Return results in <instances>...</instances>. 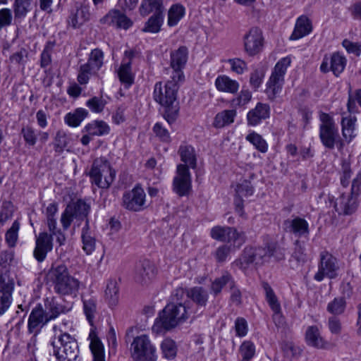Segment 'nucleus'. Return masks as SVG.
Wrapping results in <instances>:
<instances>
[{
	"label": "nucleus",
	"mask_w": 361,
	"mask_h": 361,
	"mask_svg": "<svg viewBox=\"0 0 361 361\" xmlns=\"http://www.w3.org/2000/svg\"><path fill=\"white\" fill-rule=\"evenodd\" d=\"M179 86L174 82H166L163 86L161 82H156L153 92L154 99L164 109V117L169 124L173 123L179 112V102L177 92Z\"/></svg>",
	"instance_id": "nucleus-1"
},
{
	"label": "nucleus",
	"mask_w": 361,
	"mask_h": 361,
	"mask_svg": "<svg viewBox=\"0 0 361 361\" xmlns=\"http://www.w3.org/2000/svg\"><path fill=\"white\" fill-rule=\"evenodd\" d=\"M191 314L192 312L188 311V307L185 304L169 303L162 310L152 329L158 333L161 332L162 330H171L185 322Z\"/></svg>",
	"instance_id": "nucleus-2"
},
{
	"label": "nucleus",
	"mask_w": 361,
	"mask_h": 361,
	"mask_svg": "<svg viewBox=\"0 0 361 361\" xmlns=\"http://www.w3.org/2000/svg\"><path fill=\"white\" fill-rule=\"evenodd\" d=\"M47 276L54 283V289L57 293L62 295L76 296L80 283L69 274L64 264L52 267Z\"/></svg>",
	"instance_id": "nucleus-3"
},
{
	"label": "nucleus",
	"mask_w": 361,
	"mask_h": 361,
	"mask_svg": "<svg viewBox=\"0 0 361 361\" xmlns=\"http://www.w3.org/2000/svg\"><path fill=\"white\" fill-rule=\"evenodd\" d=\"M319 120L321 121L319 139L322 144L328 149L331 150L336 147L338 151H341L344 147V142L333 117L329 114L321 112Z\"/></svg>",
	"instance_id": "nucleus-4"
},
{
	"label": "nucleus",
	"mask_w": 361,
	"mask_h": 361,
	"mask_svg": "<svg viewBox=\"0 0 361 361\" xmlns=\"http://www.w3.org/2000/svg\"><path fill=\"white\" fill-rule=\"evenodd\" d=\"M56 361H79L80 349L75 338L67 333L55 336L51 343Z\"/></svg>",
	"instance_id": "nucleus-5"
},
{
	"label": "nucleus",
	"mask_w": 361,
	"mask_h": 361,
	"mask_svg": "<svg viewBox=\"0 0 361 361\" xmlns=\"http://www.w3.org/2000/svg\"><path fill=\"white\" fill-rule=\"evenodd\" d=\"M131 357L135 361H157L155 346L146 334L134 338L130 345Z\"/></svg>",
	"instance_id": "nucleus-6"
},
{
	"label": "nucleus",
	"mask_w": 361,
	"mask_h": 361,
	"mask_svg": "<svg viewBox=\"0 0 361 361\" xmlns=\"http://www.w3.org/2000/svg\"><path fill=\"white\" fill-rule=\"evenodd\" d=\"M290 64V59L285 57L279 60L275 65L267 84L266 93L269 99L274 100L281 92L284 83V75Z\"/></svg>",
	"instance_id": "nucleus-7"
},
{
	"label": "nucleus",
	"mask_w": 361,
	"mask_h": 361,
	"mask_svg": "<svg viewBox=\"0 0 361 361\" xmlns=\"http://www.w3.org/2000/svg\"><path fill=\"white\" fill-rule=\"evenodd\" d=\"M90 211V205L82 200L69 203L61 216V223L63 230H67L73 219L76 221L87 220Z\"/></svg>",
	"instance_id": "nucleus-8"
},
{
	"label": "nucleus",
	"mask_w": 361,
	"mask_h": 361,
	"mask_svg": "<svg viewBox=\"0 0 361 361\" xmlns=\"http://www.w3.org/2000/svg\"><path fill=\"white\" fill-rule=\"evenodd\" d=\"M319 257L318 271L315 274L314 279L317 281H322L324 276L329 279L336 278L338 269L336 258L327 251H322Z\"/></svg>",
	"instance_id": "nucleus-9"
},
{
	"label": "nucleus",
	"mask_w": 361,
	"mask_h": 361,
	"mask_svg": "<svg viewBox=\"0 0 361 361\" xmlns=\"http://www.w3.org/2000/svg\"><path fill=\"white\" fill-rule=\"evenodd\" d=\"M245 52L250 56L259 54L264 47V37L261 29L253 27L243 37Z\"/></svg>",
	"instance_id": "nucleus-10"
},
{
	"label": "nucleus",
	"mask_w": 361,
	"mask_h": 361,
	"mask_svg": "<svg viewBox=\"0 0 361 361\" xmlns=\"http://www.w3.org/2000/svg\"><path fill=\"white\" fill-rule=\"evenodd\" d=\"M146 194L144 190L137 185L131 191L123 196V206L128 210L138 212L146 207Z\"/></svg>",
	"instance_id": "nucleus-11"
},
{
	"label": "nucleus",
	"mask_w": 361,
	"mask_h": 361,
	"mask_svg": "<svg viewBox=\"0 0 361 361\" xmlns=\"http://www.w3.org/2000/svg\"><path fill=\"white\" fill-rule=\"evenodd\" d=\"M267 246L264 247H247L244 250L243 254L240 258V263L241 268L246 269L252 264L256 265H261L265 262H267Z\"/></svg>",
	"instance_id": "nucleus-12"
},
{
	"label": "nucleus",
	"mask_w": 361,
	"mask_h": 361,
	"mask_svg": "<svg viewBox=\"0 0 361 361\" xmlns=\"http://www.w3.org/2000/svg\"><path fill=\"white\" fill-rule=\"evenodd\" d=\"M52 0H39V8L44 11L51 12ZM32 10L31 0H15L13 4L14 18L17 21L24 19Z\"/></svg>",
	"instance_id": "nucleus-13"
},
{
	"label": "nucleus",
	"mask_w": 361,
	"mask_h": 361,
	"mask_svg": "<svg viewBox=\"0 0 361 361\" xmlns=\"http://www.w3.org/2000/svg\"><path fill=\"white\" fill-rule=\"evenodd\" d=\"M156 275L154 264L148 259L140 261L135 266L134 279L140 284H147Z\"/></svg>",
	"instance_id": "nucleus-14"
},
{
	"label": "nucleus",
	"mask_w": 361,
	"mask_h": 361,
	"mask_svg": "<svg viewBox=\"0 0 361 361\" xmlns=\"http://www.w3.org/2000/svg\"><path fill=\"white\" fill-rule=\"evenodd\" d=\"M100 23L125 30L128 29L133 25L132 20L118 9L110 10L100 19Z\"/></svg>",
	"instance_id": "nucleus-15"
},
{
	"label": "nucleus",
	"mask_w": 361,
	"mask_h": 361,
	"mask_svg": "<svg viewBox=\"0 0 361 361\" xmlns=\"http://www.w3.org/2000/svg\"><path fill=\"white\" fill-rule=\"evenodd\" d=\"M14 286V280H9L7 277L0 279V316L8 310L12 303Z\"/></svg>",
	"instance_id": "nucleus-16"
},
{
	"label": "nucleus",
	"mask_w": 361,
	"mask_h": 361,
	"mask_svg": "<svg viewBox=\"0 0 361 361\" xmlns=\"http://www.w3.org/2000/svg\"><path fill=\"white\" fill-rule=\"evenodd\" d=\"M50 320L44 310L42 305L39 304L32 309L28 318L27 327L30 333H36L46 325Z\"/></svg>",
	"instance_id": "nucleus-17"
},
{
	"label": "nucleus",
	"mask_w": 361,
	"mask_h": 361,
	"mask_svg": "<svg viewBox=\"0 0 361 361\" xmlns=\"http://www.w3.org/2000/svg\"><path fill=\"white\" fill-rule=\"evenodd\" d=\"M236 196L234 200V205L235 212L241 217L245 219L246 214L243 209V202L241 199L243 197H248L252 195L253 188L251 185V182H241L238 183L235 186Z\"/></svg>",
	"instance_id": "nucleus-18"
},
{
	"label": "nucleus",
	"mask_w": 361,
	"mask_h": 361,
	"mask_svg": "<svg viewBox=\"0 0 361 361\" xmlns=\"http://www.w3.org/2000/svg\"><path fill=\"white\" fill-rule=\"evenodd\" d=\"M211 237L218 241L235 243L240 238V233L236 228L229 226H216L213 227L210 231Z\"/></svg>",
	"instance_id": "nucleus-19"
},
{
	"label": "nucleus",
	"mask_w": 361,
	"mask_h": 361,
	"mask_svg": "<svg viewBox=\"0 0 361 361\" xmlns=\"http://www.w3.org/2000/svg\"><path fill=\"white\" fill-rule=\"evenodd\" d=\"M53 249L51 236L47 232L39 233L36 238V246L34 250V257L39 262H43L47 255Z\"/></svg>",
	"instance_id": "nucleus-20"
},
{
	"label": "nucleus",
	"mask_w": 361,
	"mask_h": 361,
	"mask_svg": "<svg viewBox=\"0 0 361 361\" xmlns=\"http://www.w3.org/2000/svg\"><path fill=\"white\" fill-rule=\"evenodd\" d=\"M186 295L198 307L192 315V319H194L202 314L203 312L202 308L206 306L209 298V294L207 290L203 287L195 286L188 289L186 292Z\"/></svg>",
	"instance_id": "nucleus-21"
},
{
	"label": "nucleus",
	"mask_w": 361,
	"mask_h": 361,
	"mask_svg": "<svg viewBox=\"0 0 361 361\" xmlns=\"http://www.w3.org/2000/svg\"><path fill=\"white\" fill-rule=\"evenodd\" d=\"M135 56V52L132 50L126 51L124 58L121 66L118 70V76L120 81L126 84L128 87L131 85L134 81V77L131 70V61Z\"/></svg>",
	"instance_id": "nucleus-22"
},
{
	"label": "nucleus",
	"mask_w": 361,
	"mask_h": 361,
	"mask_svg": "<svg viewBox=\"0 0 361 361\" xmlns=\"http://www.w3.org/2000/svg\"><path fill=\"white\" fill-rule=\"evenodd\" d=\"M44 312L50 321L56 319L60 314L69 312L71 307L63 305L59 302L55 297L47 298L44 300Z\"/></svg>",
	"instance_id": "nucleus-23"
},
{
	"label": "nucleus",
	"mask_w": 361,
	"mask_h": 361,
	"mask_svg": "<svg viewBox=\"0 0 361 361\" xmlns=\"http://www.w3.org/2000/svg\"><path fill=\"white\" fill-rule=\"evenodd\" d=\"M334 208L338 214L350 215L355 212L357 203L355 197L350 194L342 192L341 195L336 200Z\"/></svg>",
	"instance_id": "nucleus-24"
},
{
	"label": "nucleus",
	"mask_w": 361,
	"mask_h": 361,
	"mask_svg": "<svg viewBox=\"0 0 361 361\" xmlns=\"http://www.w3.org/2000/svg\"><path fill=\"white\" fill-rule=\"evenodd\" d=\"M270 106L267 104L258 102L255 109H251L247 115L248 126H255L262 121L269 117Z\"/></svg>",
	"instance_id": "nucleus-25"
},
{
	"label": "nucleus",
	"mask_w": 361,
	"mask_h": 361,
	"mask_svg": "<svg viewBox=\"0 0 361 361\" xmlns=\"http://www.w3.org/2000/svg\"><path fill=\"white\" fill-rule=\"evenodd\" d=\"M262 287L265 293L266 300L274 312L272 317L274 322H276L277 317L281 318V305L274 290L267 281L262 282Z\"/></svg>",
	"instance_id": "nucleus-26"
},
{
	"label": "nucleus",
	"mask_w": 361,
	"mask_h": 361,
	"mask_svg": "<svg viewBox=\"0 0 361 361\" xmlns=\"http://www.w3.org/2000/svg\"><path fill=\"white\" fill-rule=\"evenodd\" d=\"M305 339L309 345L317 348L327 349L329 347V344L323 340L317 326H310L307 329Z\"/></svg>",
	"instance_id": "nucleus-27"
},
{
	"label": "nucleus",
	"mask_w": 361,
	"mask_h": 361,
	"mask_svg": "<svg viewBox=\"0 0 361 361\" xmlns=\"http://www.w3.org/2000/svg\"><path fill=\"white\" fill-rule=\"evenodd\" d=\"M287 230L297 237L307 236L309 234V225L304 219L296 217L285 221Z\"/></svg>",
	"instance_id": "nucleus-28"
},
{
	"label": "nucleus",
	"mask_w": 361,
	"mask_h": 361,
	"mask_svg": "<svg viewBox=\"0 0 361 361\" xmlns=\"http://www.w3.org/2000/svg\"><path fill=\"white\" fill-rule=\"evenodd\" d=\"M312 27L310 20L307 17L302 16L297 19L294 30L290 37V39H299L309 35L312 32Z\"/></svg>",
	"instance_id": "nucleus-29"
},
{
	"label": "nucleus",
	"mask_w": 361,
	"mask_h": 361,
	"mask_svg": "<svg viewBox=\"0 0 361 361\" xmlns=\"http://www.w3.org/2000/svg\"><path fill=\"white\" fill-rule=\"evenodd\" d=\"M81 240L82 243V250L87 255L92 254L96 247V240L90 231L89 219L86 220V223L82 228Z\"/></svg>",
	"instance_id": "nucleus-30"
},
{
	"label": "nucleus",
	"mask_w": 361,
	"mask_h": 361,
	"mask_svg": "<svg viewBox=\"0 0 361 361\" xmlns=\"http://www.w3.org/2000/svg\"><path fill=\"white\" fill-rule=\"evenodd\" d=\"M89 339L90 340V348L93 355V361H105L103 344L94 330L90 331Z\"/></svg>",
	"instance_id": "nucleus-31"
},
{
	"label": "nucleus",
	"mask_w": 361,
	"mask_h": 361,
	"mask_svg": "<svg viewBox=\"0 0 361 361\" xmlns=\"http://www.w3.org/2000/svg\"><path fill=\"white\" fill-rule=\"evenodd\" d=\"M216 89L220 92L234 94L239 89V83L226 75H219L215 80Z\"/></svg>",
	"instance_id": "nucleus-32"
},
{
	"label": "nucleus",
	"mask_w": 361,
	"mask_h": 361,
	"mask_svg": "<svg viewBox=\"0 0 361 361\" xmlns=\"http://www.w3.org/2000/svg\"><path fill=\"white\" fill-rule=\"evenodd\" d=\"M188 56V48L185 46L180 47L177 50L171 53V67L183 69L187 63Z\"/></svg>",
	"instance_id": "nucleus-33"
},
{
	"label": "nucleus",
	"mask_w": 361,
	"mask_h": 361,
	"mask_svg": "<svg viewBox=\"0 0 361 361\" xmlns=\"http://www.w3.org/2000/svg\"><path fill=\"white\" fill-rule=\"evenodd\" d=\"M178 154L180 157V160L185 164L192 169H195L197 166V157L195 151L193 147L188 145H181L178 149Z\"/></svg>",
	"instance_id": "nucleus-34"
},
{
	"label": "nucleus",
	"mask_w": 361,
	"mask_h": 361,
	"mask_svg": "<svg viewBox=\"0 0 361 361\" xmlns=\"http://www.w3.org/2000/svg\"><path fill=\"white\" fill-rule=\"evenodd\" d=\"M140 12L142 16H146L150 13L162 14L164 13L162 0H142Z\"/></svg>",
	"instance_id": "nucleus-35"
},
{
	"label": "nucleus",
	"mask_w": 361,
	"mask_h": 361,
	"mask_svg": "<svg viewBox=\"0 0 361 361\" xmlns=\"http://www.w3.org/2000/svg\"><path fill=\"white\" fill-rule=\"evenodd\" d=\"M90 18V13L86 6H80L69 17L68 23L73 27H79Z\"/></svg>",
	"instance_id": "nucleus-36"
},
{
	"label": "nucleus",
	"mask_w": 361,
	"mask_h": 361,
	"mask_svg": "<svg viewBox=\"0 0 361 361\" xmlns=\"http://www.w3.org/2000/svg\"><path fill=\"white\" fill-rule=\"evenodd\" d=\"M235 116V110H224L216 115L214 121V126L216 128H221L230 125L233 123Z\"/></svg>",
	"instance_id": "nucleus-37"
},
{
	"label": "nucleus",
	"mask_w": 361,
	"mask_h": 361,
	"mask_svg": "<svg viewBox=\"0 0 361 361\" xmlns=\"http://www.w3.org/2000/svg\"><path fill=\"white\" fill-rule=\"evenodd\" d=\"M356 121V117L351 116L343 117L341 120L342 135L348 142L355 136L354 131Z\"/></svg>",
	"instance_id": "nucleus-38"
},
{
	"label": "nucleus",
	"mask_w": 361,
	"mask_h": 361,
	"mask_svg": "<svg viewBox=\"0 0 361 361\" xmlns=\"http://www.w3.org/2000/svg\"><path fill=\"white\" fill-rule=\"evenodd\" d=\"M105 298L110 306H116L119 299V288L115 280L108 282L105 290Z\"/></svg>",
	"instance_id": "nucleus-39"
},
{
	"label": "nucleus",
	"mask_w": 361,
	"mask_h": 361,
	"mask_svg": "<svg viewBox=\"0 0 361 361\" xmlns=\"http://www.w3.org/2000/svg\"><path fill=\"white\" fill-rule=\"evenodd\" d=\"M109 161L104 158L96 159L92 166L90 171V176L94 180H101L102 172H106L108 170Z\"/></svg>",
	"instance_id": "nucleus-40"
},
{
	"label": "nucleus",
	"mask_w": 361,
	"mask_h": 361,
	"mask_svg": "<svg viewBox=\"0 0 361 361\" xmlns=\"http://www.w3.org/2000/svg\"><path fill=\"white\" fill-rule=\"evenodd\" d=\"M88 111L82 108H78L73 112L65 116V122L71 127H77L87 116Z\"/></svg>",
	"instance_id": "nucleus-41"
},
{
	"label": "nucleus",
	"mask_w": 361,
	"mask_h": 361,
	"mask_svg": "<svg viewBox=\"0 0 361 361\" xmlns=\"http://www.w3.org/2000/svg\"><path fill=\"white\" fill-rule=\"evenodd\" d=\"M185 9L180 4H174L169 10L168 12V25L173 27L176 25L180 19L184 16Z\"/></svg>",
	"instance_id": "nucleus-42"
},
{
	"label": "nucleus",
	"mask_w": 361,
	"mask_h": 361,
	"mask_svg": "<svg viewBox=\"0 0 361 361\" xmlns=\"http://www.w3.org/2000/svg\"><path fill=\"white\" fill-rule=\"evenodd\" d=\"M164 22V14H153L145 23L142 31L145 32L157 33L160 31Z\"/></svg>",
	"instance_id": "nucleus-43"
},
{
	"label": "nucleus",
	"mask_w": 361,
	"mask_h": 361,
	"mask_svg": "<svg viewBox=\"0 0 361 361\" xmlns=\"http://www.w3.org/2000/svg\"><path fill=\"white\" fill-rule=\"evenodd\" d=\"M85 130L91 135L101 136L109 133V126L103 121H95L85 126Z\"/></svg>",
	"instance_id": "nucleus-44"
},
{
	"label": "nucleus",
	"mask_w": 361,
	"mask_h": 361,
	"mask_svg": "<svg viewBox=\"0 0 361 361\" xmlns=\"http://www.w3.org/2000/svg\"><path fill=\"white\" fill-rule=\"evenodd\" d=\"M234 280L228 272H224L221 277L216 278L212 283L211 290L213 293L216 295L221 293L223 287L228 284L229 287L231 283H233Z\"/></svg>",
	"instance_id": "nucleus-45"
},
{
	"label": "nucleus",
	"mask_w": 361,
	"mask_h": 361,
	"mask_svg": "<svg viewBox=\"0 0 361 361\" xmlns=\"http://www.w3.org/2000/svg\"><path fill=\"white\" fill-rule=\"evenodd\" d=\"M346 61V59L338 52L332 54L330 59L331 71L336 76H338L343 71Z\"/></svg>",
	"instance_id": "nucleus-46"
},
{
	"label": "nucleus",
	"mask_w": 361,
	"mask_h": 361,
	"mask_svg": "<svg viewBox=\"0 0 361 361\" xmlns=\"http://www.w3.org/2000/svg\"><path fill=\"white\" fill-rule=\"evenodd\" d=\"M246 140L250 142L256 149L262 153H265L268 150V145L266 140L259 134L252 132L246 137Z\"/></svg>",
	"instance_id": "nucleus-47"
},
{
	"label": "nucleus",
	"mask_w": 361,
	"mask_h": 361,
	"mask_svg": "<svg viewBox=\"0 0 361 361\" xmlns=\"http://www.w3.org/2000/svg\"><path fill=\"white\" fill-rule=\"evenodd\" d=\"M47 224L49 231V235L51 236V240H53V238H55L59 246L64 245L66 238L61 230L57 228L56 220L49 219Z\"/></svg>",
	"instance_id": "nucleus-48"
},
{
	"label": "nucleus",
	"mask_w": 361,
	"mask_h": 361,
	"mask_svg": "<svg viewBox=\"0 0 361 361\" xmlns=\"http://www.w3.org/2000/svg\"><path fill=\"white\" fill-rule=\"evenodd\" d=\"M83 310L86 318L91 326L97 314V300L94 298L83 300Z\"/></svg>",
	"instance_id": "nucleus-49"
},
{
	"label": "nucleus",
	"mask_w": 361,
	"mask_h": 361,
	"mask_svg": "<svg viewBox=\"0 0 361 361\" xmlns=\"http://www.w3.org/2000/svg\"><path fill=\"white\" fill-rule=\"evenodd\" d=\"M161 349L164 357L167 360H172L176 356L177 346L175 341L171 338H166L162 341Z\"/></svg>",
	"instance_id": "nucleus-50"
},
{
	"label": "nucleus",
	"mask_w": 361,
	"mask_h": 361,
	"mask_svg": "<svg viewBox=\"0 0 361 361\" xmlns=\"http://www.w3.org/2000/svg\"><path fill=\"white\" fill-rule=\"evenodd\" d=\"M20 135L23 137L25 143L28 146H34L37 141L35 130L30 126H23Z\"/></svg>",
	"instance_id": "nucleus-51"
},
{
	"label": "nucleus",
	"mask_w": 361,
	"mask_h": 361,
	"mask_svg": "<svg viewBox=\"0 0 361 361\" xmlns=\"http://www.w3.org/2000/svg\"><path fill=\"white\" fill-rule=\"evenodd\" d=\"M20 228V223L16 220L11 227L6 231L5 240L8 247H13L16 246L18 238V231Z\"/></svg>",
	"instance_id": "nucleus-52"
},
{
	"label": "nucleus",
	"mask_w": 361,
	"mask_h": 361,
	"mask_svg": "<svg viewBox=\"0 0 361 361\" xmlns=\"http://www.w3.org/2000/svg\"><path fill=\"white\" fill-rule=\"evenodd\" d=\"M11 260V255L7 252L0 254V279L7 277L9 280H14L9 274V261Z\"/></svg>",
	"instance_id": "nucleus-53"
},
{
	"label": "nucleus",
	"mask_w": 361,
	"mask_h": 361,
	"mask_svg": "<svg viewBox=\"0 0 361 361\" xmlns=\"http://www.w3.org/2000/svg\"><path fill=\"white\" fill-rule=\"evenodd\" d=\"M241 361H250L255 354V346L254 343L250 341H244L239 348Z\"/></svg>",
	"instance_id": "nucleus-54"
},
{
	"label": "nucleus",
	"mask_w": 361,
	"mask_h": 361,
	"mask_svg": "<svg viewBox=\"0 0 361 361\" xmlns=\"http://www.w3.org/2000/svg\"><path fill=\"white\" fill-rule=\"evenodd\" d=\"M104 54L101 49H93L88 59L87 63L93 67V69L99 71L103 65Z\"/></svg>",
	"instance_id": "nucleus-55"
},
{
	"label": "nucleus",
	"mask_w": 361,
	"mask_h": 361,
	"mask_svg": "<svg viewBox=\"0 0 361 361\" xmlns=\"http://www.w3.org/2000/svg\"><path fill=\"white\" fill-rule=\"evenodd\" d=\"M98 71L93 69V67L87 63L80 66L79 73L78 75V81L81 85L87 84L90 77L96 74Z\"/></svg>",
	"instance_id": "nucleus-56"
},
{
	"label": "nucleus",
	"mask_w": 361,
	"mask_h": 361,
	"mask_svg": "<svg viewBox=\"0 0 361 361\" xmlns=\"http://www.w3.org/2000/svg\"><path fill=\"white\" fill-rule=\"evenodd\" d=\"M345 300L343 298H336L327 305V310L333 314H341L345 309Z\"/></svg>",
	"instance_id": "nucleus-57"
},
{
	"label": "nucleus",
	"mask_w": 361,
	"mask_h": 361,
	"mask_svg": "<svg viewBox=\"0 0 361 361\" xmlns=\"http://www.w3.org/2000/svg\"><path fill=\"white\" fill-rule=\"evenodd\" d=\"M106 104V102L101 97H93L87 101V106L94 113H101Z\"/></svg>",
	"instance_id": "nucleus-58"
},
{
	"label": "nucleus",
	"mask_w": 361,
	"mask_h": 361,
	"mask_svg": "<svg viewBox=\"0 0 361 361\" xmlns=\"http://www.w3.org/2000/svg\"><path fill=\"white\" fill-rule=\"evenodd\" d=\"M268 259L273 257L276 261H281L285 259V250L279 247L275 243H270L267 245Z\"/></svg>",
	"instance_id": "nucleus-59"
},
{
	"label": "nucleus",
	"mask_w": 361,
	"mask_h": 361,
	"mask_svg": "<svg viewBox=\"0 0 361 361\" xmlns=\"http://www.w3.org/2000/svg\"><path fill=\"white\" fill-rule=\"evenodd\" d=\"M13 213V206L10 202H4L2 204L0 211V226H3L4 223L10 219Z\"/></svg>",
	"instance_id": "nucleus-60"
},
{
	"label": "nucleus",
	"mask_w": 361,
	"mask_h": 361,
	"mask_svg": "<svg viewBox=\"0 0 361 361\" xmlns=\"http://www.w3.org/2000/svg\"><path fill=\"white\" fill-rule=\"evenodd\" d=\"M68 141L66 133L63 131L59 130L56 133L54 141V149L56 152L61 153L67 146Z\"/></svg>",
	"instance_id": "nucleus-61"
},
{
	"label": "nucleus",
	"mask_w": 361,
	"mask_h": 361,
	"mask_svg": "<svg viewBox=\"0 0 361 361\" xmlns=\"http://www.w3.org/2000/svg\"><path fill=\"white\" fill-rule=\"evenodd\" d=\"M291 257L298 263L303 264L306 262L307 257L305 252V247L299 240H296L295 243L294 251L292 253Z\"/></svg>",
	"instance_id": "nucleus-62"
},
{
	"label": "nucleus",
	"mask_w": 361,
	"mask_h": 361,
	"mask_svg": "<svg viewBox=\"0 0 361 361\" xmlns=\"http://www.w3.org/2000/svg\"><path fill=\"white\" fill-rule=\"evenodd\" d=\"M153 132L161 141L164 142H171V136L169 130L161 123L154 124Z\"/></svg>",
	"instance_id": "nucleus-63"
},
{
	"label": "nucleus",
	"mask_w": 361,
	"mask_h": 361,
	"mask_svg": "<svg viewBox=\"0 0 361 361\" xmlns=\"http://www.w3.org/2000/svg\"><path fill=\"white\" fill-rule=\"evenodd\" d=\"M252 98V94L248 90H242L240 94L236 98L231 101V104L233 106H243L247 104Z\"/></svg>",
	"instance_id": "nucleus-64"
}]
</instances>
